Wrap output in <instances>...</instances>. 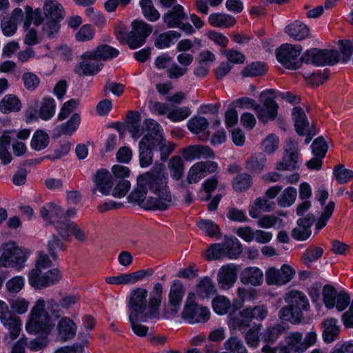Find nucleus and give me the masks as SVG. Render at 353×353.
I'll use <instances>...</instances> for the list:
<instances>
[{
	"label": "nucleus",
	"mask_w": 353,
	"mask_h": 353,
	"mask_svg": "<svg viewBox=\"0 0 353 353\" xmlns=\"http://www.w3.org/2000/svg\"><path fill=\"white\" fill-rule=\"evenodd\" d=\"M128 130L134 139H138L145 133V128L144 125L141 126L140 114L138 112L130 111L128 115Z\"/></svg>",
	"instance_id": "473e14b6"
},
{
	"label": "nucleus",
	"mask_w": 353,
	"mask_h": 353,
	"mask_svg": "<svg viewBox=\"0 0 353 353\" xmlns=\"http://www.w3.org/2000/svg\"><path fill=\"white\" fill-rule=\"evenodd\" d=\"M10 141L11 138L8 134H3L0 137V159L5 165L8 164L12 160V156L8 150Z\"/></svg>",
	"instance_id": "13d9d810"
},
{
	"label": "nucleus",
	"mask_w": 353,
	"mask_h": 353,
	"mask_svg": "<svg viewBox=\"0 0 353 353\" xmlns=\"http://www.w3.org/2000/svg\"><path fill=\"white\" fill-rule=\"evenodd\" d=\"M46 19H59L63 18V6L55 0H47L43 5Z\"/></svg>",
	"instance_id": "2f4dec72"
},
{
	"label": "nucleus",
	"mask_w": 353,
	"mask_h": 353,
	"mask_svg": "<svg viewBox=\"0 0 353 353\" xmlns=\"http://www.w3.org/2000/svg\"><path fill=\"white\" fill-rule=\"evenodd\" d=\"M167 167L170 176L174 180L179 181L183 177L185 165L181 157L178 155L172 156L168 161Z\"/></svg>",
	"instance_id": "c756f323"
},
{
	"label": "nucleus",
	"mask_w": 353,
	"mask_h": 353,
	"mask_svg": "<svg viewBox=\"0 0 353 353\" xmlns=\"http://www.w3.org/2000/svg\"><path fill=\"white\" fill-rule=\"evenodd\" d=\"M323 327L322 336L323 341L327 343H332L336 340L340 333V327L337 325V320L334 318H328L322 322Z\"/></svg>",
	"instance_id": "bb28decb"
},
{
	"label": "nucleus",
	"mask_w": 353,
	"mask_h": 353,
	"mask_svg": "<svg viewBox=\"0 0 353 353\" xmlns=\"http://www.w3.org/2000/svg\"><path fill=\"white\" fill-rule=\"evenodd\" d=\"M212 304L214 312L219 314H226L230 307L229 299L223 296H216L213 299Z\"/></svg>",
	"instance_id": "69168bd1"
},
{
	"label": "nucleus",
	"mask_w": 353,
	"mask_h": 353,
	"mask_svg": "<svg viewBox=\"0 0 353 353\" xmlns=\"http://www.w3.org/2000/svg\"><path fill=\"white\" fill-rule=\"evenodd\" d=\"M61 279V274L58 268H54L43 274L42 281L36 282L37 285L41 286V289L54 285Z\"/></svg>",
	"instance_id": "a19ab883"
},
{
	"label": "nucleus",
	"mask_w": 353,
	"mask_h": 353,
	"mask_svg": "<svg viewBox=\"0 0 353 353\" xmlns=\"http://www.w3.org/2000/svg\"><path fill=\"white\" fill-rule=\"evenodd\" d=\"M143 125L146 132L140 141L154 145L164 139L163 131L160 125L155 120L152 119H145Z\"/></svg>",
	"instance_id": "dca6fc26"
},
{
	"label": "nucleus",
	"mask_w": 353,
	"mask_h": 353,
	"mask_svg": "<svg viewBox=\"0 0 353 353\" xmlns=\"http://www.w3.org/2000/svg\"><path fill=\"white\" fill-rule=\"evenodd\" d=\"M266 161V157L263 153L254 154L245 161V168L252 174L259 173L265 168Z\"/></svg>",
	"instance_id": "7c9ffc66"
},
{
	"label": "nucleus",
	"mask_w": 353,
	"mask_h": 353,
	"mask_svg": "<svg viewBox=\"0 0 353 353\" xmlns=\"http://www.w3.org/2000/svg\"><path fill=\"white\" fill-rule=\"evenodd\" d=\"M67 247L62 241L55 234H53L47 244V250L54 261L58 259V251H65Z\"/></svg>",
	"instance_id": "de8ad7c7"
},
{
	"label": "nucleus",
	"mask_w": 353,
	"mask_h": 353,
	"mask_svg": "<svg viewBox=\"0 0 353 353\" xmlns=\"http://www.w3.org/2000/svg\"><path fill=\"white\" fill-rule=\"evenodd\" d=\"M56 104L53 98L45 97L39 109V117L43 120H48L55 112Z\"/></svg>",
	"instance_id": "c03bdc74"
},
{
	"label": "nucleus",
	"mask_w": 353,
	"mask_h": 353,
	"mask_svg": "<svg viewBox=\"0 0 353 353\" xmlns=\"http://www.w3.org/2000/svg\"><path fill=\"white\" fill-rule=\"evenodd\" d=\"M181 154L185 161H191L196 159L214 158L213 150L208 145H193L181 150Z\"/></svg>",
	"instance_id": "a211bd4d"
},
{
	"label": "nucleus",
	"mask_w": 353,
	"mask_h": 353,
	"mask_svg": "<svg viewBox=\"0 0 353 353\" xmlns=\"http://www.w3.org/2000/svg\"><path fill=\"white\" fill-rule=\"evenodd\" d=\"M223 243L226 256L229 259H236L242 252V245L236 237L228 238Z\"/></svg>",
	"instance_id": "58836bf2"
},
{
	"label": "nucleus",
	"mask_w": 353,
	"mask_h": 353,
	"mask_svg": "<svg viewBox=\"0 0 353 353\" xmlns=\"http://www.w3.org/2000/svg\"><path fill=\"white\" fill-rule=\"evenodd\" d=\"M95 188L92 190V194H96L99 190L103 195H108L114 185L113 177L111 174L105 169H101L95 174Z\"/></svg>",
	"instance_id": "aec40b11"
},
{
	"label": "nucleus",
	"mask_w": 353,
	"mask_h": 353,
	"mask_svg": "<svg viewBox=\"0 0 353 353\" xmlns=\"http://www.w3.org/2000/svg\"><path fill=\"white\" fill-rule=\"evenodd\" d=\"M77 330L75 323L69 317L63 316L57 323V337L61 341L72 340L75 336Z\"/></svg>",
	"instance_id": "412c9836"
},
{
	"label": "nucleus",
	"mask_w": 353,
	"mask_h": 353,
	"mask_svg": "<svg viewBox=\"0 0 353 353\" xmlns=\"http://www.w3.org/2000/svg\"><path fill=\"white\" fill-rule=\"evenodd\" d=\"M334 208L335 203L334 201H330L327 203V205L325 207L320 218L316 223V230H319L326 225L327 221L332 216V214L334 210Z\"/></svg>",
	"instance_id": "338daca9"
},
{
	"label": "nucleus",
	"mask_w": 353,
	"mask_h": 353,
	"mask_svg": "<svg viewBox=\"0 0 353 353\" xmlns=\"http://www.w3.org/2000/svg\"><path fill=\"white\" fill-rule=\"evenodd\" d=\"M240 280L243 284L258 286L263 283V274L259 268L248 267L241 272Z\"/></svg>",
	"instance_id": "393cba45"
},
{
	"label": "nucleus",
	"mask_w": 353,
	"mask_h": 353,
	"mask_svg": "<svg viewBox=\"0 0 353 353\" xmlns=\"http://www.w3.org/2000/svg\"><path fill=\"white\" fill-rule=\"evenodd\" d=\"M0 321L8 330V334L4 336L3 342L6 345H10L19 336L22 322L21 319L9 309L8 305L1 300Z\"/></svg>",
	"instance_id": "39448f33"
},
{
	"label": "nucleus",
	"mask_w": 353,
	"mask_h": 353,
	"mask_svg": "<svg viewBox=\"0 0 353 353\" xmlns=\"http://www.w3.org/2000/svg\"><path fill=\"white\" fill-rule=\"evenodd\" d=\"M209 23L216 28H228L233 26L236 21L232 16L223 13H212L208 18Z\"/></svg>",
	"instance_id": "72a5a7b5"
},
{
	"label": "nucleus",
	"mask_w": 353,
	"mask_h": 353,
	"mask_svg": "<svg viewBox=\"0 0 353 353\" xmlns=\"http://www.w3.org/2000/svg\"><path fill=\"white\" fill-rule=\"evenodd\" d=\"M67 236H61L65 241H70V232L73 234L75 239L80 242H85L87 239L85 232L74 222L68 221L66 223Z\"/></svg>",
	"instance_id": "37998d69"
},
{
	"label": "nucleus",
	"mask_w": 353,
	"mask_h": 353,
	"mask_svg": "<svg viewBox=\"0 0 353 353\" xmlns=\"http://www.w3.org/2000/svg\"><path fill=\"white\" fill-rule=\"evenodd\" d=\"M181 37V34L176 31L170 30L160 34L154 41V46L159 49L168 48L174 39Z\"/></svg>",
	"instance_id": "79ce46f5"
},
{
	"label": "nucleus",
	"mask_w": 353,
	"mask_h": 353,
	"mask_svg": "<svg viewBox=\"0 0 353 353\" xmlns=\"http://www.w3.org/2000/svg\"><path fill=\"white\" fill-rule=\"evenodd\" d=\"M303 63L314 65H333L340 61L339 52L336 50H307L302 56Z\"/></svg>",
	"instance_id": "0eeeda50"
},
{
	"label": "nucleus",
	"mask_w": 353,
	"mask_h": 353,
	"mask_svg": "<svg viewBox=\"0 0 353 353\" xmlns=\"http://www.w3.org/2000/svg\"><path fill=\"white\" fill-rule=\"evenodd\" d=\"M302 48L300 45L285 43L276 50V58L285 68L296 70L301 67L303 61L300 54Z\"/></svg>",
	"instance_id": "1a4fd4ad"
},
{
	"label": "nucleus",
	"mask_w": 353,
	"mask_h": 353,
	"mask_svg": "<svg viewBox=\"0 0 353 353\" xmlns=\"http://www.w3.org/2000/svg\"><path fill=\"white\" fill-rule=\"evenodd\" d=\"M45 301L39 299L32 307L28 321L26 324L28 332L48 336L53 324L48 314L45 312Z\"/></svg>",
	"instance_id": "7ed1b4c3"
},
{
	"label": "nucleus",
	"mask_w": 353,
	"mask_h": 353,
	"mask_svg": "<svg viewBox=\"0 0 353 353\" xmlns=\"http://www.w3.org/2000/svg\"><path fill=\"white\" fill-rule=\"evenodd\" d=\"M335 179L340 184H345L353 179V171L345 168L343 164H339L333 169Z\"/></svg>",
	"instance_id": "8fccbe9b"
},
{
	"label": "nucleus",
	"mask_w": 353,
	"mask_h": 353,
	"mask_svg": "<svg viewBox=\"0 0 353 353\" xmlns=\"http://www.w3.org/2000/svg\"><path fill=\"white\" fill-rule=\"evenodd\" d=\"M81 122V117L78 113H74L70 119L59 127L60 133L71 135L75 132Z\"/></svg>",
	"instance_id": "603ef678"
},
{
	"label": "nucleus",
	"mask_w": 353,
	"mask_h": 353,
	"mask_svg": "<svg viewBox=\"0 0 353 353\" xmlns=\"http://www.w3.org/2000/svg\"><path fill=\"white\" fill-rule=\"evenodd\" d=\"M323 254V248L316 246L310 247L303 252L302 259L307 266H310L312 263L321 258Z\"/></svg>",
	"instance_id": "bf43d9fd"
},
{
	"label": "nucleus",
	"mask_w": 353,
	"mask_h": 353,
	"mask_svg": "<svg viewBox=\"0 0 353 353\" xmlns=\"http://www.w3.org/2000/svg\"><path fill=\"white\" fill-rule=\"evenodd\" d=\"M140 6L145 18L150 21H156L160 18V13L154 8L152 0H140Z\"/></svg>",
	"instance_id": "49530a36"
},
{
	"label": "nucleus",
	"mask_w": 353,
	"mask_h": 353,
	"mask_svg": "<svg viewBox=\"0 0 353 353\" xmlns=\"http://www.w3.org/2000/svg\"><path fill=\"white\" fill-rule=\"evenodd\" d=\"M278 315L281 320L290 321L294 324L300 323L303 319V314L295 312L288 304L279 310Z\"/></svg>",
	"instance_id": "ea45409f"
},
{
	"label": "nucleus",
	"mask_w": 353,
	"mask_h": 353,
	"mask_svg": "<svg viewBox=\"0 0 353 353\" xmlns=\"http://www.w3.org/2000/svg\"><path fill=\"white\" fill-rule=\"evenodd\" d=\"M194 298V293L188 294L181 313L182 318L190 324L208 321L210 316L209 309L196 303Z\"/></svg>",
	"instance_id": "423d86ee"
},
{
	"label": "nucleus",
	"mask_w": 353,
	"mask_h": 353,
	"mask_svg": "<svg viewBox=\"0 0 353 353\" xmlns=\"http://www.w3.org/2000/svg\"><path fill=\"white\" fill-rule=\"evenodd\" d=\"M322 294L325 306L329 309L334 308L339 294L336 289L332 285H326L323 287Z\"/></svg>",
	"instance_id": "4d7b16f0"
},
{
	"label": "nucleus",
	"mask_w": 353,
	"mask_h": 353,
	"mask_svg": "<svg viewBox=\"0 0 353 353\" xmlns=\"http://www.w3.org/2000/svg\"><path fill=\"white\" fill-rule=\"evenodd\" d=\"M268 313V309L265 305H256L254 307H247L241 311V314L243 316L250 317L252 320L256 319L258 321L264 320Z\"/></svg>",
	"instance_id": "a18cd8bd"
},
{
	"label": "nucleus",
	"mask_w": 353,
	"mask_h": 353,
	"mask_svg": "<svg viewBox=\"0 0 353 353\" xmlns=\"http://www.w3.org/2000/svg\"><path fill=\"white\" fill-rule=\"evenodd\" d=\"M252 177L246 173L238 174L233 180L234 189L238 192H242L250 187Z\"/></svg>",
	"instance_id": "0e129e2a"
},
{
	"label": "nucleus",
	"mask_w": 353,
	"mask_h": 353,
	"mask_svg": "<svg viewBox=\"0 0 353 353\" xmlns=\"http://www.w3.org/2000/svg\"><path fill=\"white\" fill-rule=\"evenodd\" d=\"M21 103L17 96L7 94L0 102V110L4 114L11 112H18L21 110Z\"/></svg>",
	"instance_id": "c9c22d12"
},
{
	"label": "nucleus",
	"mask_w": 353,
	"mask_h": 353,
	"mask_svg": "<svg viewBox=\"0 0 353 353\" xmlns=\"http://www.w3.org/2000/svg\"><path fill=\"white\" fill-rule=\"evenodd\" d=\"M285 31L296 41H302L310 35L308 26L300 21H295L287 26Z\"/></svg>",
	"instance_id": "cd10ccee"
},
{
	"label": "nucleus",
	"mask_w": 353,
	"mask_h": 353,
	"mask_svg": "<svg viewBox=\"0 0 353 353\" xmlns=\"http://www.w3.org/2000/svg\"><path fill=\"white\" fill-rule=\"evenodd\" d=\"M218 164L214 161H200L194 163L189 170L187 181L189 184L196 183L208 174L214 172Z\"/></svg>",
	"instance_id": "2eb2a0df"
},
{
	"label": "nucleus",
	"mask_w": 353,
	"mask_h": 353,
	"mask_svg": "<svg viewBox=\"0 0 353 353\" xmlns=\"http://www.w3.org/2000/svg\"><path fill=\"white\" fill-rule=\"evenodd\" d=\"M209 125L208 120L202 117H194L187 124L188 130L194 134H199L205 130Z\"/></svg>",
	"instance_id": "864d4df0"
},
{
	"label": "nucleus",
	"mask_w": 353,
	"mask_h": 353,
	"mask_svg": "<svg viewBox=\"0 0 353 353\" xmlns=\"http://www.w3.org/2000/svg\"><path fill=\"white\" fill-rule=\"evenodd\" d=\"M165 165L157 163L152 168L137 178L139 189L129 196L147 210H165L173 205L172 196L168 187V176Z\"/></svg>",
	"instance_id": "f257e3e1"
},
{
	"label": "nucleus",
	"mask_w": 353,
	"mask_h": 353,
	"mask_svg": "<svg viewBox=\"0 0 353 353\" xmlns=\"http://www.w3.org/2000/svg\"><path fill=\"white\" fill-rule=\"evenodd\" d=\"M41 216L48 223L54 225L60 236H67L65 230L68 221H62L63 210L59 205L50 202L41 208Z\"/></svg>",
	"instance_id": "9d476101"
},
{
	"label": "nucleus",
	"mask_w": 353,
	"mask_h": 353,
	"mask_svg": "<svg viewBox=\"0 0 353 353\" xmlns=\"http://www.w3.org/2000/svg\"><path fill=\"white\" fill-rule=\"evenodd\" d=\"M267 71L268 66L266 63L256 61L245 66L241 70V74L243 77H255L265 74Z\"/></svg>",
	"instance_id": "e433bc0d"
},
{
	"label": "nucleus",
	"mask_w": 353,
	"mask_h": 353,
	"mask_svg": "<svg viewBox=\"0 0 353 353\" xmlns=\"http://www.w3.org/2000/svg\"><path fill=\"white\" fill-rule=\"evenodd\" d=\"M295 273V270L287 264L283 265L281 269L271 267L265 272V281L268 285H285L292 279Z\"/></svg>",
	"instance_id": "ddd939ff"
},
{
	"label": "nucleus",
	"mask_w": 353,
	"mask_h": 353,
	"mask_svg": "<svg viewBox=\"0 0 353 353\" xmlns=\"http://www.w3.org/2000/svg\"><path fill=\"white\" fill-rule=\"evenodd\" d=\"M163 285L160 283L154 284L150 292L148 301L147 290L139 288L130 294L128 307L129 319L137 317L140 321L159 319V310L163 298Z\"/></svg>",
	"instance_id": "f03ea898"
},
{
	"label": "nucleus",
	"mask_w": 353,
	"mask_h": 353,
	"mask_svg": "<svg viewBox=\"0 0 353 353\" xmlns=\"http://www.w3.org/2000/svg\"><path fill=\"white\" fill-rule=\"evenodd\" d=\"M285 327L283 324L278 323L274 326L268 327L263 334V339L267 343H273L284 332Z\"/></svg>",
	"instance_id": "09e8293b"
},
{
	"label": "nucleus",
	"mask_w": 353,
	"mask_h": 353,
	"mask_svg": "<svg viewBox=\"0 0 353 353\" xmlns=\"http://www.w3.org/2000/svg\"><path fill=\"white\" fill-rule=\"evenodd\" d=\"M119 51L108 45L103 44L98 46L95 50L87 51V57H95L97 60L106 61L117 57Z\"/></svg>",
	"instance_id": "c85d7f7f"
},
{
	"label": "nucleus",
	"mask_w": 353,
	"mask_h": 353,
	"mask_svg": "<svg viewBox=\"0 0 353 353\" xmlns=\"http://www.w3.org/2000/svg\"><path fill=\"white\" fill-rule=\"evenodd\" d=\"M224 348L232 353H248L243 341L236 336H231L226 340Z\"/></svg>",
	"instance_id": "6e6d98bb"
},
{
	"label": "nucleus",
	"mask_w": 353,
	"mask_h": 353,
	"mask_svg": "<svg viewBox=\"0 0 353 353\" xmlns=\"http://www.w3.org/2000/svg\"><path fill=\"white\" fill-rule=\"evenodd\" d=\"M154 148V145L139 141V163L141 167L146 168L152 165L153 161L152 149Z\"/></svg>",
	"instance_id": "f704fd0d"
},
{
	"label": "nucleus",
	"mask_w": 353,
	"mask_h": 353,
	"mask_svg": "<svg viewBox=\"0 0 353 353\" xmlns=\"http://www.w3.org/2000/svg\"><path fill=\"white\" fill-rule=\"evenodd\" d=\"M314 218L307 214L305 217L297 221V226L292 231V236L297 241H305L312 234L311 226L313 225Z\"/></svg>",
	"instance_id": "4be33fe9"
},
{
	"label": "nucleus",
	"mask_w": 353,
	"mask_h": 353,
	"mask_svg": "<svg viewBox=\"0 0 353 353\" xmlns=\"http://www.w3.org/2000/svg\"><path fill=\"white\" fill-rule=\"evenodd\" d=\"M226 256L224 243H214L206 251V258L209 261L217 260Z\"/></svg>",
	"instance_id": "680f3d73"
},
{
	"label": "nucleus",
	"mask_w": 353,
	"mask_h": 353,
	"mask_svg": "<svg viewBox=\"0 0 353 353\" xmlns=\"http://www.w3.org/2000/svg\"><path fill=\"white\" fill-rule=\"evenodd\" d=\"M302 334L300 332H293L289 335L288 345L283 348V352L290 353H300V344L302 341Z\"/></svg>",
	"instance_id": "052dcab7"
},
{
	"label": "nucleus",
	"mask_w": 353,
	"mask_h": 353,
	"mask_svg": "<svg viewBox=\"0 0 353 353\" xmlns=\"http://www.w3.org/2000/svg\"><path fill=\"white\" fill-rule=\"evenodd\" d=\"M236 278V270L232 265L222 266L217 274L218 284L223 290L231 288L235 283Z\"/></svg>",
	"instance_id": "5701e85b"
},
{
	"label": "nucleus",
	"mask_w": 353,
	"mask_h": 353,
	"mask_svg": "<svg viewBox=\"0 0 353 353\" xmlns=\"http://www.w3.org/2000/svg\"><path fill=\"white\" fill-rule=\"evenodd\" d=\"M156 146L159 148L161 160L164 162L174 151L176 145L172 142L167 141L164 138L157 143V144H154V147Z\"/></svg>",
	"instance_id": "e2e57ef3"
},
{
	"label": "nucleus",
	"mask_w": 353,
	"mask_h": 353,
	"mask_svg": "<svg viewBox=\"0 0 353 353\" xmlns=\"http://www.w3.org/2000/svg\"><path fill=\"white\" fill-rule=\"evenodd\" d=\"M30 254L29 249L19 247L14 241H9L4 244L3 252L0 256V265L20 271L24 268Z\"/></svg>",
	"instance_id": "20e7f679"
},
{
	"label": "nucleus",
	"mask_w": 353,
	"mask_h": 353,
	"mask_svg": "<svg viewBox=\"0 0 353 353\" xmlns=\"http://www.w3.org/2000/svg\"><path fill=\"white\" fill-rule=\"evenodd\" d=\"M297 192L293 187L285 188L277 199L278 204L283 208L292 205L296 198Z\"/></svg>",
	"instance_id": "3c124183"
},
{
	"label": "nucleus",
	"mask_w": 353,
	"mask_h": 353,
	"mask_svg": "<svg viewBox=\"0 0 353 353\" xmlns=\"http://www.w3.org/2000/svg\"><path fill=\"white\" fill-rule=\"evenodd\" d=\"M184 295V288L179 281H174L170 288L168 306L164 308L163 316L170 318L175 316L181 307Z\"/></svg>",
	"instance_id": "4468645a"
},
{
	"label": "nucleus",
	"mask_w": 353,
	"mask_h": 353,
	"mask_svg": "<svg viewBox=\"0 0 353 353\" xmlns=\"http://www.w3.org/2000/svg\"><path fill=\"white\" fill-rule=\"evenodd\" d=\"M48 143L49 136L42 130L37 131L31 140V147L35 150H41L46 148Z\"/></svg>",
	"instance_id": "5fc2aeb1"
},
{
	"label": "nucleus",
	"mask_w": 353,
	"mask_h": 353,
	"mask_svg": "<svg viewBox=\"0 0 353 353\" xmlns=\"http://www.w3.org/2000/svg\"><path fill=\"white\" fill-rule=\"evenodd\" d=\"M87 52L82 54L83 61L74 68V72L80 76L94 75L99 72L102 67L99 61L95 57H87Z\"/></svg>",
	"instance_id": "f3484780"
},
{
	"label": "nucleus",
	"mask_w": 353,
	"mask_h": 353,
	"mask_svg": "<svg viewBox=\"0 0 353 353\" xmlns=\"http://www.w3.org/2000/svg\"><path fill=\"white\" fill-rule=\"evenodd\" d=\"M284 300L295 312H298L300 314H303V311H307L310 309L308 299L302 292L290 291L285 294Z\"/></svg>",
	"instance_id": "6ab92c4d"
},
{
	"label": "nucleus",
	"mask_w": 353,
	"mask_h": 353,
	"mask_svg": "<svg viewBox=\"0 0 353 353\" xmlns=\"http://www.w3.org/2000/svg\"><path fill=\"white\" fill-rule=\"evenodd\" d=\"M132 30L128 34L127 44L131 49H136L145 43L146 38L152 32V27L144 21H134Z\"/></svg>",
	"instance_id": "9b49d317"
},
{
	"label": "nucleus",
	"mask_w": 353,
	"mask_h": 353,
	"mask_svg": "<svg viewBox=\"0 0 353 353\" xmlns=\"http://www.w3.org/2000/svg\"><path fill=\"white\" fill-rule=\"evenodd\" d=\"M22 80L25 88L29 91L35 90L39 85L40 79L33 72H26L22 75Z\"/></svg>",
	"instance_id": "774afa93"
},
{
	"label": "nucleus",
	"mask_w": 353,
	"mask_h": 353,
	"mask_svg": "<svg viewBox=\"0 0 353 353\" xmlns=\"http://www.w3.org/2000/svg\"><path fill=\"white\" fill-rule=\"evenodd\" d=\"M275 91L273 89L263 91L260 94V100L263 104L256 106V114L260 121L266 123L276 119L278 114L279 105L274 101Z\"/></svg>",
	"instance_id": "6e6552de"
},
{
	"label": "nucleus",
	"mask_w": 353,
	"mask_h": 353,
	"mask_svg": "<svg viewBox=\"0 0 353 353\" xmlns=\"http://www.w3.org/2000/svg\"><path fill=\"white\" fill-rule=\"evenodd\" d=\"M292 115L296 132L301 136L306 134L310 128V123L303 108L299 106L294 107L292 109Z\"/></svg>",
	"instance_id": "a878e982"
},
{
	"label": "nucleus",
	"mask_w": 353,
	"mask_h": 353,
	"mask_svg": "<svg viewBox=\"0 0 353 353\" xmlns=\"http://www.w3.org/2000/svg\"><path fill=\"white\" fill-rule=\"evenodd\" d=\"M215 291L212 279L208 276L201 278L196 286V293L201 299L208 298L210 294H214Z\"/></svg>",
	"instance_id": "4c0bfd02"
},
{
	"label": "nucleus",
	"mask_w": 353,
	"mask_h": 353,
	"mask_svg": "<svg viewBox=\"0 0 353 353\" xmlns=\"http://www.w3.org/2000/svg\"><path fill=\"white\" fill-rule=\"evenodd\" d=\"M298 161V143L290 140L285 146L282 159L276 164V169L279 171H292L299 168Z\"/></svg>",
	"instance_id": "f8f14e48"
},
{
	"label": "nucleus",
	"mask_w": 353,
	"mask_h": 353,
	"mask_svg": "<svg viewBox=\"0 0 353 353\" xmlns=\"http://www.w3.org/2000/svg\"><path fill=\"white\" fill-rule=\"evenodd\" d=\"M187 19L183 7L179 4L175 5L172 10L163 15V21L168 28L180 26L181 21Z\"/></svg>",
	"instance_id": "b1692460"
}]
</instances>
